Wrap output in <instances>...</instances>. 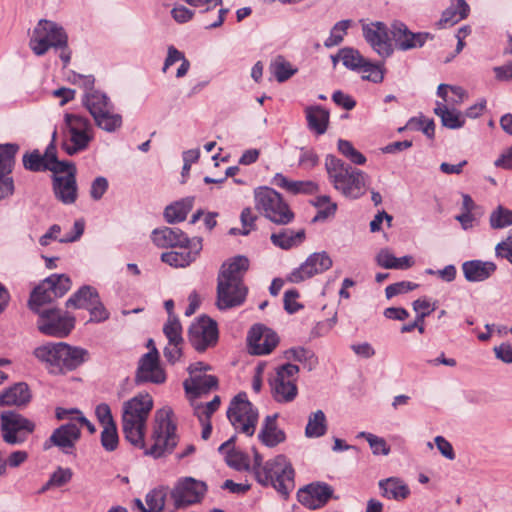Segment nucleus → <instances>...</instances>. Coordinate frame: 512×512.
<instances>
[{"label":"nucleus","instance_id":"obj_1","mask_svg":"<svg viewBox=\"0 0 512 512\" xmlns=\"http://www.w3.org/2000/svg\"><path fill=\"white\" fill-rule=\"evenodd\" d=\"M248 267L249 260L244 256H236L222 264L217 279L216 306L219 310L238 307L245 302L248 289L243 276Z\"/></svg>","mask_w":512,"mask_h":512},{"label":"nucleus","instance_id":"obj_2","mask_svg":"<svg viewBox=\"0 0 512 512\" xmlns=\"http://www.w3.org/2000/svg\"><path fill=\"white\" fill-rule=\"evenodd\" d=\"M153 406V398L146 392L138 393L122 404V431L125 439L136 448H145L147 420Z\"/></svg>","mask_w":512,"mask_h":512},{"label":"nucleus","instance_id":"obj_3","mask_svg":"<svg viewBox=\"0 0 512 512\" xmlns=\"http://www.w3.org/2000/svg\"><path fill=\"white\" fill-rule=\"evenodd\" d=\"M33 356L49 373L56 375L73 371L89 360L88 350L64 342L39 345L33 350Z\"/></svg>","mask_w":512,"mask_h":512},{"label":"nucleus","instance_id":"obj_4","mask_svg":"<svg viewBox=\"0 0 512 512\" xmlns=\"http://www.w3.org/2000/svg\"><path fill=\"white\" fill-rule=\"evenodd\" d=\"M324 165L330 184L343 196L358 199L366 193L369 176L365 172L332 154L326 155Z\"/></svg>","mask_w":512,"mask_h":512},{"label":"nucleus","instance_id":"obj_5","mask_svg":"<svg viewBox=\"0 0 512 512\" xmlns=\"http://www.w3.org/2000/svg\"><path fill=\"white\" fill-rule=\"evenodd\" d=\"M253 470L258 483L263 486H272L285 498L295 487L294 469L284 455H277L263 464L262 456L254 451Z\"/></svg>","mask_w":512,"mask_h":512},{"label":"nucleus","instance_id":"obj_6","mask_svg":"<svg viewBox=\"0 0 512 512\" xmlns=\"http://www.w3.org/2000/svg\"><path fill=\"white\" fill-rule=\"evenodd\" d=\"M173 412L170 408H162L156 411L154 425L151 434L152 445L141 448L144 455L155 459L170 454L178 443L176 424L172 420Z\"/></svg>","mask_w":512,"mask_h":512},{"label":"nucleus","instance_id":"obj_7","mask_svg":"<svg viewBox=\"0 0 512 512\" xmlns=\"http://www.w3.org/2000/svg\"><path fill=\"white\" fill-rule=\"evenodd\" d=\"M94 139V128L90 120L74 113L64 115L62 126V149L70 156L88 149Z\"/></svg>","mask_w":512,"mask_h":512},{"label":"nucleus","instance_id":"obj_8","mask_svg":"<svg viewBox=\"0 0 512 512\" xmlns=\"http://www.w3.org/2000/svg\"><path fill=\"white\" fill-rule=\"evenodd\" d=\"M254 199L255 208L271 222L286 225L294 219L293 211L276 190L258 187L254 190Z\"/></svg>","mask_w":512,"mask_h":512},{"label":"nucleus","instance_id":"obj_9","mask_svg":"<svg viewBox=\"0 0 512 512\" xmlns=\"http://www.w3.org/2000/svg\"><path fill=\"white\" fill-rule=\"evenodd\" d=\"M68 46V35L58 23L41 19L34 27L29 40V47L37 56H42L50 48H65Z\"/></svg>","mask_w":512,"mask_h":512},{"label":"nucleus","instance_id":"obj_10","mask_svg":"<svg viewBox=\"0 0 512 512\" xmlns=\"http://www.w3.org/2000/svg\"><path fill=\"white\" fill-rule=\"evenodd\" d=\"M299 367L287 363L275 369L269 379V387L272 398L280 404L293 402L298 395L297 379Z\"/></svg>","mask_w":512,"mask_h":512},{"label":"nucleus","instance_id":"obj_11","mask_svg":"<svg viewBox=\"0 0 512 512\" xmlns=\"http://www.w3.org/2000/svg\"><path fill=\"white\" fill-rule=\"evenodd\" d=\"M71 288V280L65 274H52L34 288L28 301L33 312H40L45 304L62 297Z\"/></svg>","mask_w":512,"mask_h":512},{"label":"nucleus","instance_id":"obj_12","mask_svg":"<svg viewBox=\"0 0 512 512\" xmlns=\"http://www.w3.org/2000/svg\"><path fill=\"white\" fill-rule=\"evenodd\" d=\"M227 417L236 431L247 436H252L255 433L259 413L245 393H239L232 399L227 410Z\"/></svg>","mask_w":512,"mask_h":512},{"label":"nucleus","instance_id":"obj_13","mask_svg":"<svg viewBox=\"0 0 512 512\" xmlns=\"http://www.w3.org/2000/svg\"><path fill=\"white\" fill-rule=\"evenodd\" d=\"M35 423L14 411H5L0 415V432L8 445H18L26 441L28 434L35 430Z\"/></svg>","mask_w":512,"mask_h":512},{"label":"nucleus","instance_id":"obj_14","mask_svg":"<svg viewBox=\"0 0 512 512\" xmlns=\"http://www.w3.org/2000/svg\"><path fill=\"white\" fill-rule=\"evenodd\" d=\"M219 338L217 323L208 316H200L196 318L188 331V339L190 344L198 352L214 347Z\"/></svg>","mask_w":512,"mask_h":512},{"label":"nucleus","instance_id":"obj_15","mask_svg":"<svg viewBox=\"0 0 512 512\" xmlns=\"http://www.w3.org/2000/svg\"><path fill=\"white\" fill-rule=\"evenodd\" d=\"M36 313L39 315L37 327L41 333L47 336L66 337L75 326L74 317L61 315L57 309H43Z\"/></svg>","mask_w":512,"mask_h":512},{"label":"nucleus","instance_id":"obj_16","mask_svg":"<svg viewBox=\"0 0 512 512\" xmlns=\"http://www.w3.org/2000/svg\"><path fill=\"white\" fill-rule=\"evenodd\" d=\"M207 486L204 482L192 477L179 479L170 492L171 499L177 509L185 508L201 501Z\"/></svg>","mask_w":512,"mask_h":512},{"label":"nucleus","instance_id":"obj_17","mask_svg":"<svg viewBox=\"0 0 512 512\" xmlns=\"http://www.w3.org/2000/svg\"><path fill=\"white\" fill-rule=\"evenodd\" d=\"M166 373L160 365L159 352L155 346L149 352L141 356L135 374V382L163 384L166 381Z\"/></svg>","mask_w":512,"mask_h":512},{"label":"nucleus","instance_id":"obj_18","mask_svg":"<svg viewBox=\"0 0 512 512\" xmlns=\"http://www.w3.org/2000/svg\"><path fill=\"white\" fill-rule=\"evenodd\" d=\"M332 264L331 257L325 251L316 252L311 254L298 268L294 269L287 279L291 283H300L329 270Z\"/></svg>","mask_w":512,"mask_h":512},{"label":"nucleus","instance_id":"obj_19","mask_svg":"<svg viewBox=\"0 0 512 512\" xmlns=\"http://www.w3.org/2000/svg\"><path fill=\"white\" fill-rule=\"evenodd\" d=\"M81 437L80 427L75 422H69L56 428L43 443V449L58 447L64 454H72L75 445Z\"/></svg>","mask_w":512,"mask_h":512},{"label":"nucleus","instance_id":"obj_20","mask_svg":"<svg viewBox=\"0 0 512 512\" xmlns=\"http://www.w3.org/2000/svg\"><path fill=\"white\" fill-rule=\"evenodd\" d=\"M363 36L370 47L382 58L393 53V45L388 28L383 22H371L362 25Z\"/></svg>","mask_w":512,"mask_h":512},{"label":"nucleus","instance_id":"obj_21","mask_svg":"<svg viewBox=\"0 0 512 512\" xmlns=\"http://www.w3.org/2000/svg\"><path fill=\"white\" fill-rule=\"evenodd\" d=\"M247 342L252 354L266 355L278 345L279 337L272 329L262 324H255L248 332Z\"/></svg>","mask_w":512,"mask_h":512},{"label":"nucleus","instance_id":"obj_22","mask_svg":"<svg viewBox=\"0 0 512 512\" xmlns=\"http://www.w3.org/2000/svg\"><path fill=\"white\" fill-rule=\"evenodd\" d=\"M76 167L71 165L62 174H54L53 189L55 196L64 204H72L77 198Z\"/></svg>","mask_w":512,"mask_h":512},{"label":"nucleus","instance_id":"obj_23","mask_svg":"<svg viewBox=\"0 0 512 512\" xmlns=\"http://www.w3.org/2000/svg\"><path fill=\"white\" fill-rule=\"evenodd\" d=\"M333 489L322 482L311 483L300 489L297 493L298 501L309 509H318L324 506L332 497Z\"/></svg>","mask_w":512,"mask_h":512},{"label":"nucleus","instance_id":"obj_24","mask_svg":"<svg viewBox=\"0 0 512 512\" xmlns=\"http://www.w3.org/2000/svg\"><path fill=\"white\" fill-rule=\"evenodd\" d=\"M393 40L398 49L407 51L422 47L432 36L426 32H411L402 22H395L392 25Z\"/></svg>","mask_w":512,"mask_h":512},{"label":"nucleus","instance_id":"obj_25","mask_svg":"<svg viewBox=\"0 0 512 512\" xmlns=\"http://www.w3.org/2000/svg\"><path fill=\"white\" fill-rule=\"evenodd\" d=\"M180 250L162 253L161 260L173 267H186L196 260L202 250L201 238H192Z\"/></svg>","mask_w":512,"mask_h":512},{"label":"nucleus","instance_id":"obj_26","mask_svg":"<svg viewBox=\"0 0 512 512\" xmlns=\"http://www.w3.org/2000/svg\"><path fill=\"white\" fill-rule=\"evenodd\" d=\"M218 380L213 375L196 374L183 382V387L190 402L196 401L201 395L209 393L216 388Z\"/></svg>","mask_w":512,"mask_h":512},{"label":"nucleus","instance_id":"obj_27","mask_svg":"<svg viewBox=\"0 0 512 512\" xmlns=\"http://www.w3.org/2000/svg\"><path fill=\"white\" fill-rule=\"evenodd\" d=\"M277 418V413L266 416L258 434L259 441L269 448L283 443L286 439L285 432L278 427Z\"/></svg>","mask_w":512,"mask_h":512},{"label":"nucleus","instance_id":"obj_28","mask_svg":"<svg viewBox=\"0 0 512 512\" xmlns=\"http://www.w3.org/2000/svg\"><path fill=\"white\" fill-rule=\"evenodd\" d=\"M151 239L160 248L184 247L191 241L180 229L170 227L153 230Z\"/></svg>","mask_w":512,"mask_h":512},{"label":"nucleus","instance_id":"obj_29","mask_svg":"<svg viewBox=\"0 0 512 512\" xmlns=\"http://www.w3.org/2000/svg\"><path fill=\"white\" fill-rule=\"evenodd\" d=\"M462 270L467 281L481 282L496 271V264L491 261L470 260L462 264Z\"/></svg>","mask_w":512,"mask_h":512},{"label":"nucleus","instance_id":"obj_30","mask_svg":"<svg viewBox=\"0 0 512 512\" xmlns=\"http://www.w3.org/2000/svg\"><path fill=\"white\" fill-rule=\"evenodd\" d=\"M378 485L381 495L389 500L403 501L410 495L409 486L398 477L380 480Z\"/></svg>","mask_w":512,"mask_h":512},{"label":"nucleus","instance_id":"obj_31","mask_svg":"<svg viewBox=\"0 0 512 512\" xmlns=\"http://www.w3.org/2000/svg\"><path fill=\"white\" fill-rule=\"evenodd\" d=\"M272 183L285 189L292 194H314L319 190V186L316 182L311 180L306 181H293L289 180L282 173H277L272 179Z\"/></svg>","mask_w":512,"mask_h":512},{"label":"nucleus","instance_id":"obj_32","mask_svg":"<svg viewBox=\"0 0 512 512\" xmlns=\"http://www.w3.org/2000/svg\"><path fill=\"white\" fill-rule=\"evenodd\" d=\"M470 6L465 0H451L450 5L443 11L439 25L453 26L468 17Z\"/></svg>","mask_w":512,"mask_h":512},{"label":"nucleus","instance_id":"obj_33","mask_svg":"<svg viewBox=\"0 0 512 512\" xmlns=\"http://www.w3.org/2000/svg\"><path fill=\"white\" fill-rule=\"evenodd\" d=\"M5 406H26L32 398L31 391L25 382H18L3 393Z\"/></svg>","mask_w":512,"mask_h":512},{"label":"nucleus","instance_id":"obj_34","mask_svg":"<svg viewBox=\"0 0 512 512\" xmlns=\"http://www.w3.org/2000/svg\"><path fill=\"white\" fill-rule=\"evenodd\" d=\"M308 128L317 135L327 131L329 112L321 106H309L305 109Z\"/></svg>","mask_w":512,"mask_h":512},{"label":"nucleus","instance_id":"obj_35","mask_svg":"<svg viewBox=\"0 0 512 512\" xmlns=\"http://www.w3.org/2000/svg\"><path fill=\"white\" fill-rule=\"evenodd\" d=\"M99 294L95 288L91 286H83L75 292L66 302L67 307L77 309H88L95 303H98Z\"/></svg>","mask_w":512,"mask_h":512},{"label":"nucleus","instance_id":"obj_36","mask_svg":"<svg viewBox=\"0 0 512 512\" xmlns=\"http://www.w3.org/2000/svg\"><path fill=\"white\" fill-rule=\"evenodd\" d=\"M270 239L275 246L288 250L292 247L298 246L304 241L305 230L299 229L294 231L291 229H285L278 233H273Z\"/></svg>","mask_w":512,"mask_h":512},{"label":"nucleus","instance_id":"obj_37","mask_svg":"<svg viewBox=\"0 0 512 512\" xmlns=\"http://www.w3.org/2000/svg\"><path fill=\"white\" fill-rule=\"evenodd\" d=\"M194 203L193 197L184 198L174 204L166 207L164 217L168 223H177L184 221L188 213L192 210Z\"/></svg>","mask_w":512,"mask_h":512},{"label":"nucleus","instance_id":"obj_38","mask_svg":"<svg viewBox=\"0 0 512 512\" xmlns=\"http://www.w3.org/2000/svg\"><path fill=\"white\" fill-rule=\"evenodd\" d=\"M166 496L167 488L159 487L146 495V506H144L140 499H136L135 503L143 512H161L165 505Z\"/></svg>","mask_w":512,"mask_h":512},{"label":"nucleus","instance_id":"obj_39","mask_svg":"<svg viewBox=\"0 0 512 512\" xmlns=\"http://www.w3.org/2000/svg\"><path fill=\"white\" fill-rule=\"evenodd\" d=\"M83 104L94 118L103 110L109 109L112 102L106 94L100 91H90L85 93Z\"/></svg>","mask_w":512,"mask_h":512},{"label":"nucleus","instance_id":"obj_40","mask_svg":"<svg viewBox=\"0 0 512 512\" xmlns=\"http://www.w3.org/2000/svg\"><path fill=\"white\" fill-rule=\"evenodd\" d=\"M93 119L100 129L109 133L120 129L123 123L122 116L114 111L113 104L109 109L103 110V112L99 113Z\"/></svg>","mask_w":512,"mask_h":512},{"label":"nucleus","instance_id":"obj_41","mask_svg":"<svg viewBox=\"0 0 512 512\" xmlns=\"http://www.w3.org/2000/svg\"><path fill=\"white\" fill-rule=\"evenodd\" d=\"M297 71L296 67L280 55L275 57L269 65V72L279 83L287 81L295 75Z\"/></svg>","mask_w":512,"mask_h":512},{"label":"nucleus","instance_id":"obj_42","mask_svg":"<svg viewBox=\"0 0 512 512\" xmlns=\"http://www.w3.org/2000/svg\"><path fill=\"white\" fill-rule=\"evenodd\" d=\"M327 432V419L322 410L312 412L308 416V422L305 427V436L307 438H319Z\"/></svg>","mask_w":512,"mask_h":512},{"label":"nucleus","instance_id":"obj_43","mask_svg":"<svg viewBox=\"0 0 512 512\" xmlns=\"http://www.w3.org/2000/svg\"><path fill=\"white\" fill-rule=\"evenodd\" d=\"M434 112L441 118V122L445 127L457 129L464 124V119L460 112L455 109H449L444 103L438 102Z\"/></svg>","mask_w":512,"mask_h":512},{"label":"nucleus","instance_id":"obj_44","mask_svg":"<svg viewBox=\"0 0 512 512\" xmlns=\"http://www.w3.org/2000/svg\"><path fill=\"white\" fill-rule=\"evenodd\" d=\"M233 438L224 442L219 447V452L226 454V462L229 466L242 470L248 466V458L241 452L230 450L232 447Z\"/></svg>","mask_w":512,"mask_h":512},{"label":"nucleus","instance_id":"obj_45","mask_svg":"<svg viewBox=\"0 0 512 512\" xmlns=\"http://www.w3.org/2000/svg\"><path fill=\"white\" fill-rule=\"evenodd\" d=\"M357 73L361 74L363 80L378 84L384 80L385 68L383 64L373 63L366 58Z\"/></svg>","mask_w":512,"mask_h":512},{"label":"nucleus","instance_id":"obj_46","mask_svg":"<svg viewBox=\"0 0 512 512\" xmlns=\"http://www.w3.org/2000/svg\"><path fill=\"white\" fill-rule=\"evenodd\" d=\"M18 150L19 146L17 144H0V173L11 174Z\"/></svg>","mask_w":512,"mask_h":512},{"label":"nucleus","instance_id":"obj_47","mask_svg":"<svg viewBox=\"0 0 512 512\" xmlns=\"http://www.w3.org/2000/svg\"><path fill=\"white\" fill-rule=\"evenodd\" d=\"M339 59L342 64L349 70L357 72L366 58L354 48H343L338 53Z\"/></svg>","mask_w":512,"mask_h":512},{"label":"nucleus","instance_id":"obj_48","mask_svg":"<svg viewBox=\"0 0 512 512\" xmlns=\"http://www.w3.org/2000/svg\"><path fill=\"white\" fill-rule=\"evenodd\" d=\"M312 204L318 209L314 221L325 220L331 216H334L337 210V204L333 202L327 195L316 197L312 201Z\"/></svg>","mask_w":512,"mask_h":512},{"label":"nucleus","instance_id":"obj_49","mask_svg":"<svg viewBox=\"0 0 512 512\" xmlns=\"http://www.w3.org/2000/svg\"><path fill=\"white\" fill-rule=\"evenodd\" d=\"M43 159H45L46 168L52 171L54 174H62V172L67 170V167L73 165L71 162H62L58 161L56 157V149L53 143H51L45 154L42 155Z\"/></svg>","mask_w":512,"mask_h":512},{"label":"nucleus","instance_id":"obj_50","mask_svg":"<svg viewBox=\"0 0 512 512\" xmlns=\"http://www.w3.org/2000/svg\"><path fill=\"white\" fill-rule=\"evenodd\" d=\"M357 438H364L368 443L374 455H388L390 453V446L386 440L375 434L369 432H359Z\"/></svg>","mask_w":512,"mask_h":512},{"label":"nucleus","instance_id":"obj_51","mask_svg":"<svg viewBox=\"0 0 512 512\" xmlns=\"http://www.w3.org/2000/svg\"><path fill=\"white\" fill-rule=\"evenodd\" d=\"M337 147L338 151L352 163L356 165H363L366 163V157L356 150L350 141L339 139Z\"/></svg>","mask_w":512,"mask_h":512},{"label":"nucleus","instance_id":"obj_52","mask_svg":"<svg viewBox=\"0 0 512 512\" xmlns=\"http://www.w3.org/2000/svg\"><path fill=\"white\" fill-rule=\"evenodd\" d=\"M193 407L194 415L198 420L210 419L212 414L218 410L220 406V397L215 396L210 402L203 404L197 403L196 401L191 402Z\"/></svg>","mask_w":512,"mask_h":512},{"label":"nucleus","instance_id":"obj_53","mask_svg":"<svg viewBox=\"0 0 512 512\" xmlns=\"http://www.w3.org/2000/svg\"><path fill=\"white\" fill-rule=\"evenodd\" d=\"M163 332L168 339V343L182 344V326L176 316H171L163 327Z\"/></svg>","mask_w":512,"mask_h":512},{"label":"nucleus","instance_id":"obj_54","mask_svg":"<svg viewBox=\"0 0 512 512\" xmlns=\"http://www.w3.org/2000/svg\"><path fill=\"white\" fill-rule=\"evenodd\" d=\"M351 25V20H341L337 22L330 31L329 37L325 40L324 45L327 48L339 45L347 33Z\"/></svg>","mask_w":512,"mask_h":512},{"label":"nucleus","instance_id":"obj_55","mask_svg":"<svg viewBox=\"0 0 512 512\" xmlns=\"http://www.w3.org/2000/svg\"><path fill=\"white\" fill-rule=\"evenodd\" d=\"M490 225L494 229L512 225V210L498 206L490 215Z\"/></svg>","mask_w":512,"mask_h":512},{"label":"nucleus","instance_id":"obj_56","mask_svg":"<svg viewBox=\"0 0 512 512\" xmlns=\"http://www.w3.org/2000/svg\"><path fill=\"white\" fill-rule=\"evenodd\" d=\"M257 216L253 213L250 207L244 208L240 215L242 229L231 228L229 234L231 235H248L255 228V221Z\"/></svg>","mask_w":512,"mask_h":512},{"label":"nucleus","instance_id":"obj_57","mask_svg":"<svg viewBox=\"0 0 512 512\" xmlns=\"http://www.w3.org/2000/svg\"><path fill=\"white\" fill-rule=\"evenodd\" d=\"M119 442L116 424L103 427L101 432V444L106 451H114Z\"/></svg>","mask_w":512,"mask_h":512},{"label":"nucleus","instance_id":"obj_58","mask_svg":"<svg viewBox=\"0 0 512 512\" xmlns=\"http://www.w3.org/2000/svg\"><path fill=\"white\" fill-rule=\"evenodd\" d=\"M407 126L409 129L420 130L428 138H433L435 133V124L433 120L427 118H412L409 120Z\"/></svg>","mask_w":512,"mask_h":512},{"label":"nucleus","instance_id":"obj_59","mask_svg":"<svg viewBox=\"0 0 512 512\" xmlns=\"http://www.w3.org/2000/svg\"><path fill=\"white\" fill-rule=\"evenodd\" d=\"M45 159L38 151L27 153L23 156V165L27 170L30 171H44L48 170L45 165Z\"/></svg>","mask_w":512,"mask_h":512},{"label":"nucleus","instance_id":"obj_60","mask_svg":"<svg viewBox=\"0 0 512 512\" xmlns=\"http://www.w3.org/2000/svg\"><path fill=\"white\" fill-rule=\"evenodd\" d=\"M72 475L73 473L70 468L59 467L56 471L53 472L49 481L46 484V487H44L43 490H45L49 486H63L64 484L68 483L71 480Z\"/></svg>","mask_w":512,"mask_h":512},{"label":"nucleus","instance_id":"obj_61","mask_svg":"<svg viewBox=\"0 0 512 512\" xmlns=\"http://www.w3.org/2000/svg\"><path fill=\"white\" fill-rule=\"evenodd\" d=\"M418 288V284L410 281H401L394 284H390L385 288V294L388 299L393 298L396 295L407 293L409 291Z\"/></svg>","mask_w":512,"mask_h":512},{"label":"nucleus","instance_id":"obj_62","mask_svg":"<svg viewBox=\"0 0 512 512\" xmlns=\"http://www.w3.org/2000/svg\"><path fill=\"white\" fill-rule=\"evenodd\" d=\"M299 166L305 170H312L319 164V156L313 149L301 148Z\"/></svg>","mask_w":512,"mask_h":512},{"label":"nucleus","instance_id":"obj_63","mask_svg":"<svg viewBox=\"0 0 512 512\" xmlns=\"http://www.w3.org/2000/svg\"><path fill=\"white\" fill-rule=\"evenodd\" d=\"M336 323V314L329 319L317 322L311 330V336L314 338L326 336L334 328Z\"/></svg>","mask_w":512,"mask_h":512},{"label":"nucleus","instance_id":"obj_64","mask_svg":"<svg viewBox=\"0 0 512 512\" xmlns=\"http://www.w3.org/2000/svg\"><path fill=\"white\" fill-rule=\"evenodd\" d=\"M495 252L498 257L504 258L512 264V230L506 240L496 245Z\"/></svg>","mask_w":512,"mask_h":512}]
</instances>
